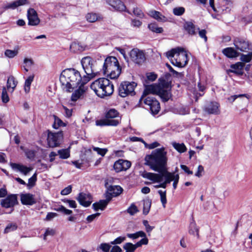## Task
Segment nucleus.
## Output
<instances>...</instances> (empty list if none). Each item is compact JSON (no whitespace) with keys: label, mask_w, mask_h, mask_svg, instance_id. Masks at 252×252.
<instances>
[{"label":"nucleus","mask_w":252,"mask_h":252,"mask_svg":"<svg viewBox=\"0 0 252 252\" xmlns=\"http://www.w3.org/2000/svg\"><path fill=\"white\" fill-rule=\"evenodd\" d=\"M144 159L145 164L155 171L162 172L166 168L167 152L164 148L153 151L151 154L145 156Z\"/></svg>","instance_id":"1"},{"label":"nucleus","mask_w":252,"mask_h":252,"mask_svg":"<svg viewBox=\"0 0 252 252\" xmlns=\"http://www.w3.org/2000/svg\"><path fill=\"white\" fill-rule=\"evenodd\" d=\"M63 89L66 92H73L81 84L83 78L80 72L74 68L64 70L60 77Z\"/></svg>","instance_id":"2"},{"label":"nucleus","mask_w":252,"mask_h":252,"mask_svg":"<svg viewBox=\"0 0 252 252\" xmlns=\"http://www.w3.org/2000/svg\"><path fill=\"white\" fill-rule=\"evenodd\" d=\"M158 84H153L145 86L140 100L146 95L150 94H158L163 101H167L171 97L169 83L163 78L158 79Z\"/></svg>","instance_id":"3"},{"label":"nucleus","mask_w":252,"mask_h":252,"mask_svg":"<svg viewBox=\"0 0 252 252\" xmlns=\"http://www.w3.org/2000/svg\"><path fill=\"white\" fill-rule=\"evenodd\" d=\"M91 88L101 98L110 96L114 92L113 84L106 78H100L94 81L91 85Z\"/></svg>","instance_id":"4"},{"label":"nucleus","mask_w":252,"mask_h":252,"mask_svg":"<svg viewBox=\"0 0 252 252\" xmlns=\"http://www.w3.org/2000/svg\"><path fill=\"white\" fill-rule=\"evenodd\" d=\"M166 54L168 59L174 65L183 67L188 63L187 54L183 48L172 49L167 52Z\"/></svg>","instance_id":"5"},{"label":"nucleus","mask_w":252,"mask_h":252,"mask_svg":"<svg viewBox=\"0 0 252 252\" xmlns=\"http://www.w3.org/2000/svg\"><path fill=\"white\" fill-rule=\"evenodd\" d=\"M102 69L104 74L111 79L118 78L121 72L118 61L115 57H109L105 59Z\"/></svg>","instance_id":"6"},{"label":"nucleus","mask_w":252,"mask_h":252,"mask_svg":"<svg viewBox=\"0 0 252 252\" xmlns=\"http://www.w3.org/2000/svg\"><path fill=\"white\" fill-rule=\"evenodd\" d=\"M159 174L144 172L142 176L143 178L152 181L154 183H159L162 181L163 177L165 178L164 182L169 184L174 180L176 175L175 173L169 172L166 168L162 172H158Z\"/></svg>","instance_id":"7"},{"label":"nucleus","mask_w":252,"mask_h":252,"mask_svg":"<svg viewBox=\"0 0 252 252\" xmlns=\"http://www.w3.org/2000/svg\"><path fill=\"white\" fill-rule=\"evenodd\" d=\"M94 61L90 57H84L81 60V64L86 75L83 77L84 82L87 83L90 79L94 78L96 72L94 69Z\"/></svg>","instance_id":"8"},{"label":"nucleus","mask_w":252,"mask_h":252,"mask_svg":"<svg viewBox=\"0 0 252 252\" xmlns=\"http://www.w3.org/2000/svg\"><path fill=\"white\" fill-rule=\"evenodd\" d=\"M136 86V83L134 82L125 81L122 82L119 87V95L125 97L128 95H134V89Z\"/></svg>","instance_id":"9"},{"label":"nucleus","mask_w":252,"mask_h":252,"mask_svg":"<svg viewBox=\"0 0 252 252\" xmlns=\"http://www.w3.org/2000/svg\"><path fill=\"white\" fill-rule=\"evenodd\" d=\"M63 140V131H61L58 132L49 131L48 132L47 140L50 147L54 148L59 146Z\"/></svg>","instance_id":"10"},{"label":"nucleus","mask_w":252,"mask_h":252,"mask_svg":"<svg viewBox=\"0 0 252 252\" xmlns=\"http://www.w3.org/2000/svg\"><path fill=\"white\" fill-rule=\"evenodd\" d=\"M236 49L241 52H247L252 51V45L250 42L246 39L237 37L233 41Z\"/></svg>","instance_id":"11"},{"label":"nucleus","mask_w":252,"mask_h":252,"mask_svg":"<svg viewBox=\"0 0 252 252\" xmlns=\"http://www.w3.org/2000/svg\"><path fill=\"white\" fill-rule=\"evenodd\" d=\"M144 103L149 106L150 110L152 115H157L160 109L159 102L154 97L147 96L144 100Z\"/></svg>","instance_id":"12"},{"label":"nucleus","mask_w":252,"mask_h":252,"mask_svg":"<svg viewBox=\"0 0 252 252\" xmlns=\"http://www.w3.org/2000/svg\"><path fill=\"white\" fill-rule=\"evenodd\" d=\"M86 83L84 82V79H83L81 84H79L78 87L74 90V92L71 96L72 101H76L78 99L84 97L88 89V88L85 86Z\"/></svg>","instance_id":"13"},{"label":"nucleus","mask_w":252,"mask_h":252,"mask_svg":"<svg viewBox=\"0 0 252 252\" xmlns=\"http://www.w3.org/2000/svg\"><path fill=\"white\" fill-rule=\"evenodd\" d=\"M130 57L132 61L137 64L144 62L146 58L144 53L138 49H133L130 52Z\"/></svg>","instance_id":"14"},{"label":"nucleus","mask_w":252,"mask_h":252,"mask_svg":"<svg viewBox=\"0 0 252 252\" xmlns=\"http://www.w3.org/2000/svg\"><path fill=\"white\" fill-rule=\"evenodd\" d=\"M220 107L218 102L210 101L205 105L204 110L209 114L219 115L220 113Z\"/></svg>","instance_id":"15"},{"label":"nucleus","mask_w":252,"mask_h":252,"mask_svg":"<svg viewBox=\"0 0 252 252\" xmlns=\"http://www.w3.org/2000/svg\"><path fill=\"white\" fill-rule=\"evenodd\" d=\"M76 199L80 205L86 207L89 206L93 201L91 195L88 193L81 192Z\"/></svg>","instance_id":"16"},{"label":"nucleus","mask_w":252,"mask_h":252,"mask_svg":"<svg viewBox=\"0 0 252 252\" xmlns=\"http://www.w3.org/2000/svg\"><path fill=\"white\" fill-rule=\"evenodd\" d=\"M27 17L29 25L37 26L40 23V19L38 17L37 13L33 8H31L28 9Z\"/></svg>","instance_id":"17"},{"label":"nucleus","mask_w":252,"mask_h":252,"mask_svg":"<svg viewBox=\"0 0 252 252\" xmlns=\"http://www.w3.org/2000/svg\"><path fill=\"white\" fill-rule=\"evenodd\" d=\"M131 166L130 161L124 159H119L116 161L114 164V169L117 172L123 170H126Z\"/></svg>","instance_id":"18"},{"label":"nucleus","mask_w":252,"mask_h":252,"mask_svg":"<svg viewBox=\"0 0 252 252\" xmlns=\"http://www.w3.org/2000/svg\"><path fill=\"white\" fill-rule=\"evenodd\" d=\"M17 203V196L15 194L8 195L5 199L2 200L1 205L3 207L12 208Z\"/></svg>","instance_id":"19"},{"label":"nucleus","mask_w":252,"mask_h":252,"mask_svg":"<svg viewBox=\"0 0 252 252\" xmlns=\"http://www.w3.org/2000/svg\"><path fill=\"white\" fill-rule=\"evenodd\" d=\"M10 166L13 170L19 171L25 176L32 170V167L19 163H11Z\"/></svg>","instance_id":"20"},{"label":"nucleus","mask_w":252,"mask_h":252,"mask_svg":"<svg viewBox=\"0 0 252 252\" xmlns=\"http://www.w3.org/2000/svg\"><path fill=\"white\" fill-rule=\"evenodd\" d=\"M21 203L24 205H32L36 203L34 195L31 193L21 194Z\"/></svg>","instance_id":"21"},{"label":"nucleus","mask_w":252,"mask_h":252,"mask_svg":"<svg viewBox=\"0 0 252 252\" xmlns=\"http://www.w3.org/2000/svg\"><path fill=\"white\" fill-rule=\"evenodd\" d=\"M245 64L241 62H238L231 65V69L227 70L228 74L229 72L234 73L238 75H242L243 74V68Z\"/></svg>","instance_id":"22"},{"label":"nucleus","mask_w":252,"mask_h":252,"mask_svg":"<svg viewBox=\"0 0 252 252\" xmlns=\"http://www.w3.org/2000/svg\"><path fill=\"white\" fill-rule=\"evenodd\" d=\"M29 3V2L28 0H17L4 5L3 8L4 9H14L18 6L24 5Z\"/></svg>","instance_id":"23"},{"label":"nucleus","mask_w":252,"mask_h":252,"mask_svg":"<svg viewBox=\"0 0 252 252\" xmlns=\"http://www.w3.org/2000/svg\"><path fill=\"white\" fill-rule=\"evenodd\" d=\"M107 3L113 7L115 9L119 11H125L126 7L120 0H106Z\"/></svg>","instance_id":"24"},{"label":"nucleus","mask_w":252,"mask_h":252,"mask_svg":"<svg viewBox=\"0 0 252 252\" xmlns=\"http://www.w3.org/2000/svg\"><path fill=\"white\" fill-rule=\"evenodd\" d=\"M96 125L99 126H116L119 123V121L118 119H106L97 120L95 122Z\"/></svg>","instance_id":"25"},{"label":"nucleus","mask_w":252,"mask_h":252,"mask_svg":"<svg viewBox=\"0 0 252 252\" xmlns=\"http://www.w3.org/2000/svg\"><path fill=\"white\" fill-rule=\"evenodd\" d=\"M86 47L87 46L83 44L73 42L70 46V50L73 53H78L84 51Z\"/></svg>","instance_id":"26"},{"label":"nucleus","mask_w":252,"mask_h":252,"mask_svg":"<svg viewBox=\"0 0 252 252\" xmlns=\"http://www.w3.org/2000/svg\"><path fill=\"white\" fill-rule=\"evenodd\" d=\"M184 29L190 35H194L196 34V30H199V28L195 27V26L191 22H186L184 25Z\"/></svg>","instance_id":"27"},{"label":"nucleus","mask_w":252,"mask_h":252,"mask_svg":"<svg viewBox=\"0 0 252 252\" xmlns=\"http://www.w3.org/2000/svg\"><path fill=\"white\" fill-rule=\"evenodd\" d=\"M148 15L159 22H165L167 20L166 18L160 12L154 10L149 11Z\"/></svg>","instance_id":"28"},{"label":"nucleus","mask_w":252,"mask_h":252,"mask_svg":"<svg viewBox=\"0 0 252 252\" xmlns=\"http://www.w3.org/2000/svg\"><path fill=\"white\" fill-rule=\"evenodd\" d=\"M222 53L229 58L238 57L239 53L232 47H227L222 50Z\"/></svg>","instance_id":"29"},{"label":"nucleus","mask_w":252,"mask_h":252,"mask_svg":"<svg viewBox=\"0 0 252 252\" xmlns=\"http://www.w3.org/2000/svg\"><path fill=\"white\" fill-rule=\"evenodd\" d=\"M107 189L115 197L120 195L123 191L122 188L119 186H110Z\"/></svg>","instance_id":"30"},{"label":"nucleus","mask_w":252,"mask_h":252,"mask_svg":"<svg viewBox=\"0 0 252 252\" xmlns=\"http://www.w3.org/2000/svg\"><path fill=\"white\" fill-rule=\"evenodd\" d=\"M107 202L104 200H100L97 202H95L93 204V208L94 211H97L99 209L103 210L107 205Z\"/></svg>","instance_id":"31"},{"label":"nucleus","mask_w":252,"mask_h":252,"mask_svg":"<svg viewBox=\"0 0 252 252\" xmlns=\"http://www.w3.org/2000/svg\"><path fill=\"white\" fill-rule=\"evenodd\" d=\"M34 77V75L32 74L30 75L25 80V85H24V90L26 93H29L30 91L31 85L32 81H33V79Z\"/></svg>","instance_id":"32"},{"label":"nucleus","mask_w":252,"mask_h":252,"mask_svg":"<svg viewBox=\"0 0 252 252\" xmlns=\"http://www.w3.org/2000/svg\"><path fill=\"white\" fill-rule=\"evenodd\" d=\"M87 20L90 23H94L101 19V17L96 13H89L86 16Z\"/></svg>","instance_id":"33"},{"label":"nucleus","mask_w":252,"mask_h":252,"mask_svg":"<svg viewBox=\"0 0 252 252\" xmlns=\"http://www.w3.org/2000/svg\"><path fill=\"white\" fill-rule=\"evenodd\" d=\"M53 117L54 118V124L53 125V127L55 129H58L61 126H66L65 124L63 123L62 120L57 116L54 115H53Z\"/></svg>","instance_id":"34"},{"label":"nucleus","mask_w":252,"mask_h":252,"mask_svg":"<svg viewBox=\"0 0 252 252\" xmlns=\"http://www.w3.org/2000/svg\"><path fill=\"white\" fill-rule=\"evenodd\" d=\"M148 28L152 32L158 33H162L163 31L162 28L158 27V25L155 23L149 24Z\"/></svg>","instance_id":"35"},{"label":"nucleus","mask_w":252,"mask_h":252,"mask_svg":"<svg viewBox=\"0 0 252 252\" xmlns=\"http://www.w3.org/2000/svg\"><path fill=\"white\" fill-rule=\"evenodd\" d=\"M173 147L179 153H182L187 151V148L184 143H178L173 142L172 143Z\"/></svg>","instance_id":"36"},{"label":"nucleus","mask_w":252,"mask_h":252,"mask_svg":"<svg viewBox=\"0 0 252 252\" xmlns=\"http://www.w3.org/2000/svg\"><path fill=\"white\" fill-rule=\"evenodd\" d=\"M58 153L60 158L62 159H67L70 157V151L69 149L59 150Z\"/></svg>","instance_id":"37"},{"label":"nucleus","mask_w":252,"mask_h":252,"mask_svg":"<svg viewBox=\"0 0 252 252\" xmlns=\"http://www.w3.org/2000/svg\"><path fill=\"white\" fill-rule=\"evenodd\" d=\"M137 248L135 244L129 242L126 243L123 246V249L126 250V252H134Z\"/></svg>","instance_id":"38"},{"label":"nucleus","mask_w":252,"mask_h":252,"mask_svg":"<svg viewBox=\"0 0 252 252\" xmlns=\"http://www.w3.org/2000/svg\"><path fill=\"white\" fill-rule=\"evenodd\" d=\"M151 201L149 199H145L143 200V214L145 215H147L151 208Z\"/></svg>","instance_id":"39"},{"label":"nucleus","mask_w":252,"mask_h":252,"mask_svg":"<svg viewBox=\"0 0 252 252\" xmlns=\"http://www.w3.org/2000/svg\"><path fill=\"white\" fill-rule=\"evenodd\" d=\"M118 116V112L114 109H110L106 115V118L107 119H113V118H117Z\"/></svg>","instance_id":"40"},{"label":"nucleus","mask_w":252,"mask_h":252,"mask_svg":"<svg viewBox=\"0 0 252 252\" xmlns=\"http://www.w3.org/2000/svg\"><path fill=\"white\" fill-rule=\"evenodd\" d=\"M126 236L132 239H136L140 237H144L146 236V233L142 231H139L138 232H136L135 233H127L126 234Z\"/></svg>","instance_id":"41"},{"label":"nucleus","mask_w":252,"mask_h":252,"mask_svg":"<svg viewBox=\"0 0 252 252\" xmlns=\"http://www.w3.org/2000/svg\"><path fill=\"white\" fill-rule=\"evenodd\" d=\"M33 64V62L32 59L25 58L24 60L23 67L24 70L28 72L29 68H30Z\"/></svg>","instance_id":"42"},{"label":"nucleus","mask_w":252,"mask_h":252,"mask_svg":"<svg viewBox=\"0 0 252 252\" xmlns=\"http://www.w3.org/2000/svg\"><path fill=\"white\" fill-rule=\"evenodd\" d=\"M189 233L192 235L198 236V229L194 222H191L189 225Z\"/></svg>","instance_id":"43"},{"label":"nucleus","mask_w":252,"mask_h":252,"mask_svg":"<svg viewBox=\"0 0 252 252\" xmlns=\"http://www.w3.org/2000/svg\"><path fill=\"white\" fill-rule=\"evenodd\" d=\"M17 83L15 81L13 76H10L8 78L7 81V88L8 89L12 88L13 90L16 87Z\"/></svg>","instance_id":"44"},{"label":"nucleus","mask_w":252,"mask_h":252,"mask_svg":"<svg viewBox=\"0 0 252 252\" xmlns=\"http://www.w3.org/2000/svg\"><path fill=\"white\" fill-rule=\"evenodd\" d=\"M248 53L247 55L242 54L241 55V60L245 63L250 62L252 59V51L247 52Z\"/></svg>","instance_id":"45"},{"label":"nucleus","mask_w":252,"mask_h":252,"mask_svg":"<svg viewBox=\"0 0 252 252\" xmlns=\"http://www.w3.org/2000/svg\"><path fill=\"white\" fill-rule=\"evenodd\" d=\"M231 4V0H218V8H221L222 10H224L223 7L225 6L230 5ZM228 8V6H226Z\"/></svg>","instance_id":"46"},{"label":"nucleus","mask_w":252,"mask_h":252,"mask_svg":"<svg viewBox=\"0 0 252 252\" xmlns=\"http://www.w3.org/2000/svg\"><path fill=\"white\" fill-rule=\"evenodd\" d=\"M158 192L160 195V201L161 202L162 206L164 208H165V205L167 203L166 190L162 191L161 190H159L158 191Z\"/></svg>","instance_id":"47"},{"label":"nucleus","mask_w":252,"mask_h":252,"mask_svg":"<svg viewBox=\"0 0 252 252\" xmlns=\"http://www.w3.org/2000/svg\"><path fill=\"white\" fill-rule=\"evenodd\" d=\"M54 210L56 211L63 213V214H64L65 215H70V214H72V213L71 210L66 209L63 206H60L58 207L55 208L54 209Z\"/></svg>","instance_id":"48"},{"label":"nucleus","mask_w":252,"mask_h":252,"mask_svg":"<svg viewBox=\"0 0 252 252\" xmlns=\"http://www.w3.org/2000/svg\"><path fill=\"white\" fill-rule=\"evenodd\" d=\"M18 53V49L17 50H6L4 53L5 55L9 58H14L15 56H16Z\"/></svg>","instance_id":"49"},{"label":"nucleus","mask_w":252,"mask_h":252,"mask_svg":"<svg viewBox=\"0 0 252 252\" xmlns=\"http://www.w3.org/2000/svg\"><path fill=\"white\" fill-rule=\"evenodd\" d=\"M36 181V174H34L32 177H31L28 180V183L27 185L29 189H31L33 187L35 184Z\"/></svg>","instance_id":"50"},{"label":"nucleus","mask_w":252,"mask_h":252,"mask_svg":"<svg viewBox=\"0 0 252 252\" xmlns=\"http://www.w3.org/2000/svg\"><path fill=\"white\" fill-rule=\"evenodd\" d=\"M1 99L3 103H7L9 100V98L5 87H3L1 94Z\"/></svg>","instance_id":"51"},{"label":"nucleus","mask_w":252,"mask_h":252,"mask_svg":"<svg viewBox=\"0 0 252 252\" xmlns=\"http://www.w3.org/2000/svg\"><path fill=\"white\" fill-rule=\"evenodd\" d=\"M17 228V225L16 223H10L7 225L5 227L4 232L8 233L11 231L15 230Z\"/></svg>","instance_id":"52"},{"label":"nucleus","mask_w":252,"mask_h":252,"mask_svg":"<svg viewBox=\"0 0 252 252\" xmlns=\"http://www.w3.org/2000/svg\"><path fill=\"white\" fill-rule=\"evenodd\" d=\"M92 148L94 151L96 152L98 155L102 157L104 156L107 152L108 151L107 149L105 148L102 149L98 147H95L94 146H93Z\"/></svg>","instance_id":"53"},{"label":"nucleus","mask_w":252,"mask_h":252,"mask_svg":"<svg viewBox=\"0 0 252 252\" xmlns=\"http://www.w3.org/2000/svg\"><path fill=\"white\" fill-rule=\"evenodd\" d=\"M185 9L183 7H175L173 10V12L174 15L177 16H181L185 12Z\"/></svg>","instance_id":"54"},{"label":"nucleus","mask_w":252,"mask_h":252,"mask_svg":"<svg viewBox=\"0 0 252 252\" xmlns=\"http://www.w3.org/2000/svg\"><path fill=\"white\" fill-rule=\"evenodd\" d=\"M143 238L139 241L137 242L135 245L137 248L141 247L142 245H147L149 242L148 238L146 237V235L144 237H141Z\"/></svg>","instance_id":"55"},{"label":"nucleus","mask_w":252,"mask_h":252,"mask_svg":"<svg viewBox=\"0 0 252 252\" xmlns=\"http://www.w3.org/2000/svg\"><path fill=\"white\" fill-rule=\"evenodd\" d=\"M133 13L135 16L140 18L144 17L145 16L142 10L138 7H136L133 9Z\"/></svg>","instance_id":"56"},{"label":"nucleus","mask_w":252,"mask_h":252,"mask_svg":"<svg viewBox=\"0 0 252 252\" xmlns=\"http://www.w3.org/2000/svg\"><path fill=\"white\" fill-rule=\"evenodd\" d=\"M127 212L131 215H133L138 212L137 207L133 204H131L130 206L127 209Z\"/></svg>","instance_id":"57"},{"label":"nucleus","mask_w":252,"mask_h":252,"mask_svg":"<svg viewBox=\"0 0 252 252\" xmlns=\"http://www.w3.org/2000/svg\"><path fill=\"white\" fill-rule=\"evenodd\" d=\"M126 240V237L125 236H120L115 239L114 241H111L110 242V244L112 245L120 244L123 242H124Z\"/></svg>","instance_id":"58"},{"label":"nucleus","mask_w":252,"mask_h":252,"mask_svg":"<svg viewBox=\"0 0 252 252\" xmlns=\"http://www.w3.org/2000/svg\"><path fill=\"white\" fill-rule=\"evenodd\" d=\"M55 234V230L53 229L48 228L46 229L45 232L44 234V240H46L47 236H54Z\"/></svg>","instance_id":"59"},{"label":"nucleus","mask_w":252,"mask_h":252,"mask_svg":"<svg viewBox=\"0 0 252 252\" xmlns=\"http://www.w3.org/2000/svg\"><path fill=\"white\" fill-rule=\"evenodd\" d=\"M105 199L104 200V201H106L107 204L111 201L112 197H114L112 194L110 192L109 190L107 189V191H106L105 194Z\"/></svg>","instance_id":"60"},{"label":"nucleus","mask_w":252,"mask_h":252,"mask_svg":"<svg viewBox=\"0 0 252 252\" xmlns=\"http://www.w3.org/2000/svg\"><path fill=\"white\" fill-rule=\"evenodd\" d=\"M72 190V187L71 186L69 185L67 186V187L65 188L64 189H63L61 192V194L63 195H66L68 194H69Z\"/></svg>","instance_id":"61"},{"label":"nucleus","mask_w":252,"mask_h":252,"mask_svg":"<svg viewBox=\"0 0 252 252\" xmlns=\"http://www.w3.org/2000/svg\"><path fill=\"white\" fill-rule=\"evenodd\" d=\"M143 224L145 226L146 230L148 233L151 232L154 228V226H150L148 221L146 220H143Z\"/></svg>","instance_id":"62"},{"label":"nucleus","mask_w":252,"mask_h":252,"mask_svg":"<svg viewBox=\"0 0 252 252\" xmlns=\"http://www.w3.org/2000/svg\"><path fill=\"white\" fill-rule=\"evenodd\" d=\"M110 245L108 244L103 243L101 244L100 246V248L104 252H109L110 249Z\"/></svg>","instance_id":"63"},{"label":"nucleus","mask_w":252,"mask_h":252,"mask_svg":"<svg viewBox=\"0 0 252 252\" xmlns=\"http://www.w3.org/2000/svg\"><path fill=\"white\" fill-rule=\"evenodd\" d=\"M147 78L149 80L154 81L157 79V75L153 72H150L147 74Z\"/></svg>","instance_id":"64"}]
</instances>
